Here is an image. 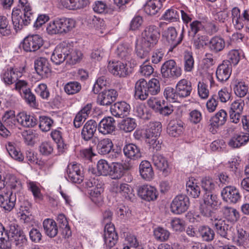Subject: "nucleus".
Returning <instances> with one entry per match:
<instances>
[{"label": "nucleus", "instance_id": "9", "mask_svg": "<svg viewBox=\"0 0 249 249\" xmlns=\"http://www.w3.org/2000/svg\"><path fill=\"white\" fill-rule=\"evenodd\" d=\"M2 123L0 121V135L4 137L9 135L10 132L6 128L5 125L12 127L17 122L15 111L9 110L5 112L2 118Z\"/></svg>", "mask_w": 249, "mask_h": 249}, {"label": "nucleus", "instance_id": "39", "mask_svg": "<svg viewBox=\"0 0 249 249\" xmlns=\"http://www.w3.org/2000/svg\"><path fill=\"white\" fill-rule=\"evenodd\" d=\"M235 244L244 248H249V232L242 229L237 231V236L234 239Z\"/></svg>", "mask_w": 249, "mask_h": 249}, {"label": "nucleus", "instance_id": "49", "mask_svg": "<svg viewBox=\"0 0 249 249\" xmlns=\"http://www.w3.org/2000/svg\"><path fill=\"white\" fill-rule=\"evenodd\" d=\"M136 126L137 124L135 120L129 117L123 120L119 124L120 130L126 133L132 131Z\"/></svg>", "mask_w": 249, "mask_h": 249}, {"label": "nucleus", "instance_id": "54", "mask_svg": "<svg viewBox=\"0 0 249 249\" xmlns=\"http://www.w3.org/2000/svg\"><path fill=\"white\" fill-rule=\"evenodd\" d=\"M54 123L50 117L46 116H40L39 118V127L43 132L49 131Z\"/></svg>", "mask_w": 249, "mask_h": 249}, {"label": "nucleus", "instance_id": "14", "mask_svg": "<svg viewBox=\"0 0 249 249\" xmlns=\"http://www.w3.org/2000/svg\"><path fill=\"white\" fill-rule=\"evenodd\" d=\"M111 190L116 194H120L126 200H131L134 196L132 188L126 183L112 182Z\"/></svg>", "mask_w": 249, "mask_h": 249}, {"label": "nucleus", "instance_id": "28", "mask_svg": "<svg viewBox=\"0 0 249 249\" xmlns=\"http://www.w3.org/2000/svg\"><path fill=\"white\" fill-rule=\"evenodd\" d=\"M227 119V113L223 109L220 110L215 115L212 117L210 120V128L211 132L213 133L215 128L224 125Z\"/></svg>", "mask_w": 249, "mask_h": 249}, {"label": "nucleus", "instance_id": "52", "mask_svg": "<svg viewBox=\"0 0 249 249\" xmlns=\"http://www.w3.org/2000/svg\"><path fill=\"white\" fill-rule=\"evenodd\" d=\"M183 130V126L180 124L174 121L169 123L167 131L168 134L172 137H178L180 135Z\"/></svg>", "mask_w": 249, "mask_h": 249}, {"label": "nucleus", "instance_id": "45", "mask_svg": "<svg viewBox=\"0 0 249 249\" xmlns=\"http://www.w3.org/2000/svg\"><path fill=\"white\" fill-rule=\"evenodd\" d=\"M110 170L109 176L112 179H120L124 173V168L123 165L118 162H113L111 165Z\"/></svg>", "mask_w": 249, "mask_h": 249}, {"label": "nucleus", "instance_id": "48", "mask_svg": "<svg viewBox=\"0 0 249 249\" xmlns=\"http://www.w3.org/2000/svg\"><path fill=\"white\" fill-rule=\"evenodd\" d=\"M204 29V25L201 21L194 20L189 25L188 36L190 37H195L196 35L199 34L200 32L203 31Z\"/></svg>", "mask_w": 249, "mask_h": 249}, {"label": "nucleus", "instance_id": "37", "mask_svg": "<svg viewBox=\"0 0 249 249\" xmlns=\"http://www.w3.org/2000/svg\"><path fill=\"white\" fill-rule=\"evenodd\" d=\"M43 227L45 234L50 238L55 237L58 233L56 223L52 219L47 218L44 220Z\"/></svg>", "mask_w": 249, "mask_h": 249}, {"label": "nucleus", "instance_id": "2", "mask_svg": "<svg viewBox=\"0 0 249 249\" xmlns=\"http://www.w3.org/2000/svg\"><path fill=\"white\" fill-rule=\"evenodd\" d=\"M142 36L140 43L136 44V53L141 59L146 57L151 48L158 43L160 37V30L155 25H150L145 28Z\"/></svg>", "mask_w": 249, "mask_h": 249}, {"label": "nucleus", "instance_id": "13", "mask_svg": "<svg viewBox=\"0 0 249 249\" xmlns=\"http://www.w3.org/2000/svg\"><path fill=\"white\" fill-rule=\"evenodd\" d=\"M244 106V101L242 99L236 100L231 104L229 115L231 122L235 124L239 123Z\"/></svg>", "mask_w": 249, "mask_h": 249}, {"label": "nucleus", "instance_id": "40", "mask_svg": "<svg viewBox=\"0 0 249 249\" xmlns=\"http://www.w3.org/2000/svg\"><path fill=\"white\" fill-rule=\"evenodd\" d=\"M132 49L126 44H121L118 46L115 53L122 60L129 61L131 58Z\"/></svg>", "mask_w": 249, "mask_h": 249}, {"label": "nucleus", "instance_id": "44", "mask_svg": "<svg viewBox=\"0 0 249 249\" xmlns=\"http://www.w3.org/2000/svg\"><path fill=\"white\" fill-rule=\"evenodd\" d=\"M198 231L203 241L210 242L214 238L215 233L213 230L208 226H199Z\"/></svg>", "mask_w": 249, "mask_h": 249}, {"label": "nucleus", "instance_id": "50", "mask_svg": "<svg viewBox=\"0 0 249 249\" xmlns=\"http://www.w3.org/2000/svg\"><path fill=\"white\" fill-rule=\"evenodd\" d=\"M222 212L224 216L231 222L237 221L239 218V213L232 207L224 206L222 208Z\"/></svg>", "mask_w": 249, "mask_h": 249}, {"label": "nucleus", "instance_id": "42", "mask_svg": "<svg viewBox=\"0 0 249 249\" xmlns=\"http://www.w3.org/2000/svg\"><path fill=\"white\" fill-rule=\"evenodd\" d=\"M161 124L159 122L150 123L144 133L145 137H159L161 132Z\"/></svg>", "mask_w": 249, "mask_h": 249}, {"label": "nucleus", "instance_id": "25", "mask_svg": "<svg viewBox=\"0 0 249 249\" xmlns=\"http://www.w3.org/2000/svg\"><path fill=\"white\" fill-rule=\"evenodd\" d=\"M12 20L15 30L18 32L21 30L24 26L28 25L32 20L24 16L23 17L20 11L16 10L12 13Z\"/></svg>", "mask_w": 249, "mask_h": 249}, {"label": "nucleus", "instance_id": "26", "mask_svg": "<svg viewBox=\"0 0 249 249\" xmlns=\"http://www.w3.org/2000/svg\"><path fill=\"white\" fill-rule=\"evenodd\" d=\"M130 107L125 102H118L110 107L111 114L117 118H124L126 116L130 111Z\"/></svg>", "mask_w": 249, "mask_h": 249}, {"label": "nucleus", "instance_id": "7", "mask_svg": "<svg viewBox=\"0 0 249 249\" xmlns=\"http://www.w3.org/2000/svg\"><path fill=\"white\" fill-rule=\"evenodd\" d=\"M42 38L38 35H29L22 42V48L26 52H35L43 45Z\"/></svg>", "mask_w": 249, "mask_h": 249}, {"label": "nucleus", "instance_id": "58", "mask_svg": "<svg viewBox=\"0 0 249 249\" xmlns=\"http://www.w3.org/2000/svg\"><path fill=\"white\" fill-rule=\"evenodd\" d=\"M110 166L108 163L105 160H100L97 164V169L100 175L107 176L110 172Z\"/></svg>", "mask_w": 249, "mask_h": 249}, {"label": "nucleus", "instance_id": "57", "mask_svg": "<svg viewBox=\"0 0 249 249\" xmlns=\"http://www.w3.org/2000/svg\"><path fill=\"white\" fill-rule=\"evenodd\" d=\"M170 232L166 229L158 227L154 231V235L157 240L163 242L167 241L170 236Z\"/></svg>", "mask_w": 249, "mask_h": 249}, {"label": "nucleus", "instance_id": "30", "mask_svg": "<svg viewBox=\"0 0 249 249\" xmlns=\"http://www.w3.org/2000/svg\"><path fill=\"white\" fill-rule=\"evenodd\" d=\"M61 5L70 10H76L85 8L89 5V0H60Z\"/></svg>", "mask_w": 249, "mask_h": 249}, {"label": "nucleus", "instance_id": "24", "mask_svg": "<svg viewBox=\"0 0 249 249\" xmlns=\"http://www.w3.org/2000/svg\"><path fill=\"white\" fill-rule=\"evenodd\" d=\"M16 193L12 191L0 195V206L5 211L10 212L15 207L16 202Z\"/></svg>", "mask_w": 249, "mask_h": 249}, {"label": "nucleus", "instance_id": "12", "mask_svg": "<svg viewBox=\"0 0 249 249\" xmlns=\"http://www.w3.org/2000/svg\"><path fill=\"white\" fill-rule=\"evenodd\" d=\"M108 70L114 75L119 77H125L131 73V68H128L126 64L117 61L109 62Z\"/></svg>", "mask_w": 249, "mask_h": 249}, {"label": "nucleus", "instance_id": "46", "mask_svg": "<svg viewBox=\"0 0 249 249\" xmlns=\"http://www.w3.org/2000/svg\"><path fill=\"white\" fill-rule=\"evenodd\" d=\"M186 191L187 194L193 198H197L200 194V188L196 182L193 181V178L190 179L186 182Z\"/></svg>", "mask_w": 249, "mask_h": 249}, {"label": "nucleus", "instance_id": "43", "mask_svg": "<svg viewBox=\"0 0 249 249\" xmlns=\"http://www.w3.org/2000/svg\"><path fill=\"white\" fill-rule=\"evenodd\" d=\"M62 135V132L57 129L52 131L51 134L52 139L57 143L59 153L61 154L67 148V145L64 142Z\"/></svg>", "mask_w": 249, "mask_h": 249}, {"label": "nucleus", "instance_id": "31", "mask_svg": "<svg viewBox=\"0 0 249 249\" xmlns=\"http://www.w3.org/2000/svg\"><path fill=\"white\" fill-rule=\"evenodd\" d=\"M17 122L25 127H32L37 124V120L34 116L28 115L25 112H21L16 115Z\"/></svg>", "mask_w": 249, "mask_h": 249}, {"label": "nucleus", "instance_id": "1", "mask_svg": "<svg viewBox=\"0 0 249 249\" xmlns=\"http://www.w3.org/2000/svg\"><path fill=\"white\" fill-rule=\"evenodd\" d=\"M26 241L25 235L19 226L10 224L8 233L0 223V249H12L14 246L19 248L25 244Z\"/></svg>", "mask_w": 249, "mask_h": 249}, {"label": "nucleus", "instance_id": "27", "mask_svg": "<svg viewBox=\"0 0 249 249\" xmlns=\"http://www.w3.org/2000/svg\"><path fill=\"white\" fill-rule=\"evenodd\" d=\"M152 161L154 165L159 170L162 172L163 175L166 177L170 173L168 162L162 155L156 154L153 156Z\"/></svg>", "mask_w": 249, "mask_h": 249}, {"label": "nucleus", "instance_id": "36", "mask_svg": "<svg viewBox=\"0 0 249 249\" xmlns=\"http://www.w3.org/2000/svg\"><path fill=\"white\" fill-rule=\"evenodd\" d=\"M124 153L127 158L136 160L142 157V153L140 148L133 143L125 145L123 148Z\"/></svg>", "mask_w": 249, "mask_h": 249}, {"label": "nucleus", "instance_id": "59", "mask_svg": "<svg viewBox=\"0 0 249 249\" xmlns=\"http://www.w3.org/2000/svg\"><path fill=\"white\" fill-rule=\"evenodd\" d=\"M6 148L9 154L12 158L19 161L23 160V158L22 154L17 150L13 142H8L7 144L6 145Z\"/></svg>", "mask_w": 249, "mask_h": 249}, {"label": "nucleus", "instance_id": "5", "mask_svg": "<svg viewBox=\"0 0 249 249\" xmlns=\"http://www.w3.org/2000/svg\"><path fill=\"white\" fill-rule=\"evenodd\" d=\"M160 71L162 77L167 79H177L182 74L181 68L173 59L165 61L162 64Z\"/></svg>", "mask_w": 249, "mask_h": 249}, {"label": "nucleus", "instance_id": "38", "mask_svg": "<svg viewBox=\"0 0 249 249\" xmlns=\"http://www.w3.org/2000/svg\"><path fill=\"white\" fill-rule=\"evenodd\" d=\"M232 84L235 94L240 97L245 96L248 92V86L241 79H234Z\"/></svg>", "mask_w": 249, "mask_h": 249}, {"label": "nucleus", "instance_id": "22", "mask_svg": "<svg viewBox=\"0 0 249 249\" xmlns=\"http://www.w3.org/2000/svg\"><path fill=\"white\" fill-rule=\"evenodd\" d=\"M138 194L142 199L150 201L157 199L158 193L154 187L143 185L139 187Z\"/></svg>", "mask_w": 249, "mask_h": 249}, {"label": "nucleus", "instance_id": "34", "mask_svg": "<svg viewBox=\"0 0 249 249\" xmlns=\"http://www.w3.org/2000/svg\"><path fill=\"white\" fill-rule=\"evenodd\" d=\"M139 172L142 178L150 181L154 177V172L150 162L147 160H143L139 166Z\"/></svg>", "mask_w": 249, "mask_h": 249}, {"label": "nucleus", "instance_id": "8", "mask_svg": "<svg viewBox=\"0 0 249 249\" xmlns=\"http://www.w3.org/2000/svg\"><path fill=\"white\" fill-rule=\"evenodd\" d=\"M67 179L72 183H81L84 179L82 166L77 163H70L67 169Z\"/></svg>", "mask_w": 249, "mask_h": 249}, {"label": "nucleus", "instance_id": "32", "mask_svg": "<svg viewBox=\"0 0 249 249\" xmlns=\"http://www.w3.org/2000/svg\"><path fill=\"white\" fill-rule=\"evenodd\" d=\"M98 128L96 122L92 120L88 121L84 125L82 132L81 136L86 141L91 140L95 132Z\"/></svg>", "mask_w": 249, "mask_h": 249}, {"label": "nucleus", "instance_id": "15", "mask_svg": "<svg viewBox=\"0 0 249 249\" xmlns=\"http://www.w3.org/2000/svg\"><path fill=\"white\" fill-rule=\"evenodd\" d=\"M212 225L216 233L222 237L227 238L229 225L227 221L219 216H214L211 218Z\"/></svg>", "mask_w": 249, "mask_h": 249}, {"label": "nucleus", "instance_id": "63", "mask_svg": "<svg viewBox=\"0 0 249 249\" xmlns=\"http://www.w3.org/2000/svg\"><path fill=\"white\" fill-rule=\"evenodd\" d=\"M46 30L50 35L60 34L59 18L51 21L48 25Z\"/></svg>", "mask_w": 249, "mask_h": 249}, {"label": "nucleus", "instance_id": "21", "mask_svg": "<svg viewBox=\"0 0 249 249\" xmlns=\"http://www.w3.org/2000/svg\"><path fill=\"white\" fill-rule=\"evenodd\" d=\"M5 186L12 190H19L21 188V184L20 180L13 175L6 174L3 177V179L0 175V190Z\"/></svg>", "mask_w": 249, "mask_h": 249}, {"label": "nucleus", "instance_id": "53", "mask_svg": "<svg viewBox=\"0 0 249 249\" xmlns=\"http://www.w3.org/2000/svg\"><path fill=\"white\" fill-rule=\"evenodd\" d=\"M11 33V27L9 20L4 16L0 15V34L3 36H8Z\"/></svg>", "mask_w": 249, "mask_h": 249}, {"label": "nucleus", "instance_id": "33", "mask_svg": "<svg viewBox=\"0 0 249 249\" xmlns=\"http://www.w3.org/2000/svg\"><path fill=\"white\" fill-rule=\"evenodd\" d=\"M249 141V134L241 133L234 134L229 140L228 145L233 148H239Z\"/></svg>", "mask_w": 249, "mask_h": 249}, {"label": "nucleus", "instance_id": "4", "mask_svg": "<svg viewBox=\"0 0 249 249\" xmlns=\"http://www.w3.org/2000/svg\"><path fill=\"white\" fill-rule=\"evenodd\" d=\"M184 28L179 37H178V33L176 29L174 27H170L164 30L162 32V40L166 45L169 46L170 51L179 44L183 37Z\"/></svg>", "mask_w": 249, "mask_h": 249}, {"label": "nucleus", "instance_id": "10", "mask_svg": "<svg viewBox=\"0 0 249 249\" xmlns=\"http://www.w3.org/2000/svg\"><path fill=\"white\" fill-rule=\"evenodd\" d=\"M221 195L224 201L231 204H235L241 199L239 190L234 186H227L221 191Z\"/></svg>", "mask_w": 249, "mask_h": 249}, {"label": "nucleus", "instance_id": "60", "mask_svg": "<svg viewBox=\"0 0 249 249\" xmlns=\"http://www.w3.org/2000/svg\"><path fill=\"white\" fill-rule=\"evenodd\" d=\"M81 89L80 84L76 81L69 82L64 87L65 91L69 95L78 93Z\"/></svg>", "mask_w": 249, "mask_h": 249}, {"label": "nucleus", "instance_id": "6", "mask_svg": "<svg viewBox=\"0 0 249 249\" xmlns=\"http://www.w3.org/2000/svg\"><path fill=\"white\" fill-rule=\"evenodd\" d=\"M189 206V197L185 195H178L173 199L171 203V211L175 214H180L187 211Z\"/></svg>", "mask_w": 249, "mask_h": 249}, {"label": "nucleus", "instance_id": "20", "mask_svg": "<svg viewBox=\"0 0 249 249\" xmlns=\"http://www.w3.org/2000/svg\"><path fill=\"white\" fill-rule=\"evenodd\" d=\"M113 143L112 141L108 138H104L100 140L97 144V149L100 155H105L111 153L112 156L116 158L120 152H115L112 150Z\"/></svg>", "mask_w": 249, "mask_h": 249}, {"label": "nucleus", "instance_id": "64", "mask_svg": "<svg viewBox=\"0 0 249 249\" xmlns=\"http://www.w3.org/2000/svg\"><path fill=\"white\" fill-rule=\"evenodd\" d=\"M241 57L240 53L237 50H231L228 53L227 59L225 61H228L232 66L236 65L240 61Z\"/></svg>", "mask_w": 249, "mask_h": 249}, {"label": "nucleus", "instance_id": "47", "mask_svg": "<svg viewBox=\"0 0 249 249\" xmlns=\"http://www.w3.org/2000/svg\"><path fill=\"white\" fill-rule=\"evenodd\" d=\"M60 34L67 33L71 30L75 25V20L71 18H60Z\"/></svg>", "mask_w": 249, "mask_h": 249}, {"label": "nucleus", "instance_id": "23", "mask_svg": "<svg viewBox=\"0 0 249 249\" xmlns=\"http://www.w3.org/2000/svg\"><path fill=\"white\" fill-rule=\"evenodd\" d=\"M35 69L37 73L42 78H47L51 70L48 60L45 57H40L35 61Z\"/></svg>", "mask_w": 249, "mask_h": 249}, {"label": "nucleus", "instance_id": "3", "mask_svg": "<svg viewBox=\"0 0 249 249\" xmlns=\"http://www.w3.org/2000/svg\"><path fill=\"white\" fill-rule=\"evenodd\" d=\"M160 91V83L156 78H152L148 82L140 79L135 84V95L141 100H145L149 95H156Z\"/></svg>", "mask_w": 249, "mask_h": 249}, {"label": "nucleus", "instance_id": "61", "mask_svg": "<svg viewBox=\"0 0 249 249\" xmlns=\"http://www.w3.org/2000/svg\"><path fill=\"white\" fill-rule=\"evenodd\" d=\"M163 95L165 98L170 102H176L179 98L177 90L169 87H166L164 89Z\"/></svg>", "mask_w": 249, "mask_h": 249}, {"label": "nucleus", "instance_id": "11", "mask_svg": "<svg viewBox=\"0 0 249 249\" xmlns=\"http://www.w3.org/2000/svg\"><path fill=\"white\" fill-rule=\"evenodd\" d=\"M71 48L68 46H57L53 51L51 57L52 61L56 65H59L65 60L70 53Z\"/></svg>", "mask_w": 249, "mask_h": 249}, {"label": "nucleus", "instance_id": "62", "mask_svg": "<svg viewBox=\"0 0 249 249\" xmlns=\"http://www.w3.org/2000/svg\"><path fill=\"white\" fill-rule=\"evenodd\" d=\"M145 142L147 143L148 148L153 152L154 151H159L161 148V143L158 140V137H145Z\"/></svg>", "mask_w": 249, "mask_h": 249}, {"label": "nucleus", "instance_id": "18", "mask_svg": "<svg viewBox=\"0 0 249 249\" xmlns=\"http://www.w3.org/2000/svg\"><path fill=\"white\" fill-rule=\"evenodd\" d=\"M99 132L103 135L112 134L116 129L115 121L111 117H104L97 126Z\"/></svg>", "mask_w": 249, "mask_h": 249}, {"label": "nucleus", "instance_id": "29", "mask_svg": "<svg viewBox=\"0 0 249 249\" xmlns=\"http://www.w3.org/2000/svg\"><path fill=\"white\" fill-rule=\"evenodd\" d=\"M176 88L179 98H184L190 96L192 90L191 82L185 79L179 80Z\"/></svg>", "mask_w": 249, "mask_h": 249}, {"label": "nucleus", "instance_id": "56", "mask_svg": "<svg viewBox=\"0 0 249 249\" xmlns=\"http://www.w3.org/2000/svg\"><path fill=\"white\" fill-rule=\"evenodd\" d=\"M179 18L178 10L174 8H170L165 12L161 19L169 22H176L179 19Z\"/></svg>", "mask_w": 249, "mask_h": 249}, {"label": "nucleus", "instance_id": "35", "mask_svg": "<svg viewBox=\"0 0 249 249\" xmlns=\"http://www.w3.org/2000/svg\"><path fill=\"white\" fill-rule=\"evenodd\" d=\"M166 0H149L144 5V10L148 15H155L160 12L162 7V2Z\"/></svg>", "mask_w": 249, "mask_h": 249}, {"label": "nucleus", "instance_id": "19", "mask_svg": "<svg viewBox=\"0 0 249 249\" xmlns=\"http://www.w3.org/2000/svg\"><path fill=\"white\" fill-rule=\"evenodd\" d=\"M104 238L106 247L108 249H111L116 245L118 236L113 225L105 226Z\"/></svg>", "mask_w": 249, "mask_h": 249}, {"label": "nucleus", "instance_id": "17", "mask_svg": "<svg viewBox=\"0 0 249 249\" xmlns=\"http://www.w3.org/2000/svg\"><path fill=\"white\" fill-rule=\"evenodd\" d=\"M232 71V66L228 61H223L217 67L216 76L218 81L223 83L230 78Z\"/></svg>", "mask_w": 249, "mask_h": 249}, {"label": "nucleus", "instance_id": "55", "mask_svg": "<svg viewBox=\"0 0 249 249\" xmlns=\"http://www.w3.org/2000/svg\"><path fill=\"white\" fill-rule=\"evenodd\" d=\"M203 202L214 208L218 204V199L216 195L213 192L205 193L203 196Z\"/></svg>", "mask_w": 249, "mask_h": 249}, {"label": "nucleus", "instance_id": "16", "mask_svg": "<svg viewBox=\"0 0 249 249\" xmlns=\"http://www.w3.org/2000/svg\"><path fill=\"white\" fill-rule=\"evenodd\" d=\"M117 96L118 93L114 89L104 90L98 94L97 103L101 106H110L116 100Z\"/></svg>", "mask_w": 249, "mask_h": 249}, {"label": "nucleus", "instance_id": "51", "mask_svg": "<svg viewBox=\"0 0 249 249\" xmlns=\"http://www.w3.org/2000/svg\"><path fill=\"white\" fill-rule=\"evenodd\" d=\"M1 78L6 85H10L18 80V76L13 69H10L3 71Z\"/></svg>", "mask_w": 249, "mask_h": 249}, {"label": "nucleus", "instance_id": "41", "mask_svg": "<svg viewBox=\"0 0 249 249\" xmlns=\"http://www.w3.org/2000/svg\"><path fill=\"white\" fill-rule=\"evenodd\" d=\"M208 46L212 52L217 53L223 50L225 46V42L222 37L216 36L211 39Z\"/></svg>", "mask_w": 249, "mask_h": 249}]
</instances>
